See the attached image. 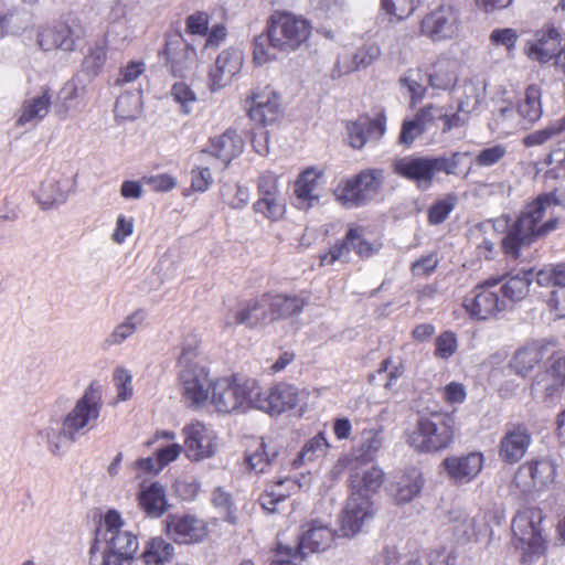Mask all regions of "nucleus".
I'll use <instances>...</instances> for the list:
<instances>
[{"label": "nucleus", "instance_id": "obj_1", "mask_svg": "<svg viewBox=\"0 0 565 565\" xmlns=\"http://www.w3.org/2000/svg\"><path fill=\"white\" fill-rule=\"evenodd\" d=\"M311 33V22L305 17L276 10L267 18L264 31L254 38L253 61L262 66L275 61L277 52H296L308 42Z\"/></svg>", "mask_w": 565, "mask_h": 565}, {"label": "nucleus", "instance_id": "obj_2", "mask_svg": "<svg viewBox=\"0 0 565 565\" xmlns=\"http://www.w3.org/2000/svg\"><path fill=\"white\" fill-rule=\"evenodd\" d=\"M385 475L376 466L352 469L349 476V497L339 515L341 536L359 533L365 520L375 513L372 497L381 489Z\"/></svg>", "mask_w": 565, "mask_h": 565}, {"label": "nucleus", "instance_id": "obj_3", "mask_svg": "<svg viewBox=\"0 0 565 565\" xmlns=\"http://www.w3.org/2000/svg\"><path fill=\"white\" fill-rule=\"evenodd\" d=\"M102 535L106 544L102 561L98 563L96 554L99 551L98 541L95 540L89 550L92 565H124L134 559L138 548V536L125 530V521L116 510H109L103 518Z\"/></svg>", "mask_w": 565, "mask_h": 565}, {"label": "nucleus", "instance_id": "obj_4", "mask_svg": "<svg viewBox=\"0 0 565 565\" xmlns=\"http://www.w3.org/2000/svg\"><path fill=\"white\" fill-rule=\"evenodd\" d=\"M456 436V419L451 413L433 411L418 414L408 435V444L418 452L431 454L447 449Z\"/></svg>", "mask_w": 565, "mask_h": 565}, {"label": "nucleus", "instance_id": "obj_5", "mask_svg": "<svg viewBox=\"0 0 565 565\" xmlns=\"http://www.w3.org/2000/svg\"><path fill=\"white\" fill-rule=\"evenodd\" d=\"M545 514L542 509L529 507L519 510L512 519V543L522 552L521 562L530 565L547 552V540L542 526Z\"/></svg>", "mask_w": 565, "mask_h": 565}, {"label": "nucleus", "instance_id": "obj_6", "mask_svg": "<svg viewBox=\"0 0 565 565\" xmlns=\"http://www.w3.org/2000/svg\"><path fill=\"white\" fill-rule=\"evenodd\" d=\"M385 173L381 168H367L342 179L333 190L335 201L347 209L365 206L377 196L384 185Z\"/></svg>", "mask_w": 565, "mask_h": 565}, {"label": "nucleus", "instance_id": "obj_7", "mask_svg": "<svg viewBox=\"0 0 565 565\" xmlns=\"http://www.w3.org/2000/svg\"><path fill=\"white\" fill-rule=\"evenodd\" d=\"M466 0H441V3L426 13L419 31L434 42L454 39L460 30V12Z\"/></svg>", "mask_w": 565, "mask_h": 565}, {"label": "nucleus", "instance_id": "obj_8", "mask_svg": "<svg viewBox=\"0 0 565 565\" xmlns=\"http://www.w3.org/2000/svg\"><path fill=\"white\" fill-rule=\"evenodd\" d=\"M244 109L255 126L275 125L284 115L281 95L271 85L254 87L245 98Z\"/></svg>", "mask_w": 565, "mask_h": 565}, {"label": "nucleus", "instance_id": "obj_9", "mask_svg": "<svg viewBox=\"0 0 565 565\" xmlns=\"http://www.w3.org/2000/svg\"><path fill=\"white\" fill-rule=\"evenodd\" d=\"M501 279L490 277L463 297L461 307L467 316L475 321H483L498 316L505 310L504 299L498 292Z\"/></svg>", "mask_w": 565, "mask_h": 565}, {"label": "nucleus", "instance_id": "obj_10", "mask_svg": "<svg viewBox=\"0 0 565 565\" xmlns=\"http://www.w3.org/2000/svg\"><path fill=\"white\" fill-rule=\"evenodd\" d=\"M100 408V386L96 382H92L84 395L76 402L75 407L64 418L63 433L73 439L78 431L92 428L99 417Z\"/></svg>", "mask_w": 565, "mask_h": 565}, {"label": "nucleus", "instance_id": "obj_11", "mask_svg": "<svg viewBox=\"0 0 565 565\" xmlns=\"http://www.w3.org/2000/svg\"><path fill=\"white\" fill-rule=\"evenodd\" d=\"M562 200L558 196V190L553 189L550 192L542 193L532 202L527 203L516 222L519 226L525 228L527 233L536 238L555 230L558 223L556 217L542 222L545 213L555 206L561 205Z\"/></svg>", "mask_w": 565, "mask_h": 565}, {"label": "nucleus", "instance_id": "obj_12", "mask_svg": "<svg viewBox=\"0 0 565 565\" xmlns=\"http://www.w3.org/2000/svg\"><path fill=\"white\" fill-rule=\"evenodd\" d=\"M262 300L269 310L270 322L298 319L310 303V296L307 291L284 292L266 291Z\"/></svg>", "mask_w": 565, "mask_h": 565}, {"label": "nucleus", "instance_id": "obj_13", "mask_svg": "<svg viewBox=\"0 0 565 565\" xmlns=\"http://www.w3.org/2000/svg\"><path fill=\"white\" fill-rule=\"evenodd\" d=\"M301 399V392L292 384L278 382L255 396L256 406L269 414H281L296 408Z\"/></svg>", "mask_w": 565, "mask_h": 565}, {"label": "nucleus", "instance_id": "obj_14", "mask_svg": "<svg viewBox=\"0 0 565 565\" xmlns=\"http://www.w3.org/2000/svg\"><path fill=\"white\" fill-rule=\"evenodd\" d=\"M556 477V466L548 458H537L527 460L520 465L515 471L513 481L523 492L543 489L554 482Z\"/></svg>", "mask_w": 565, "mask_h": 565}, {"label": "nucleus", "instance_id": "obj_15", "mask_svg": "<svg viewBox=\"0 0 565 565\" xmlns=\"http://www.w3.org/2000/svg\"><path fill=\"white\" fill-rule=\"evenodd\" d=\"M182 396L192 407H202L210 398L214 381L204 366H186L179 371Z\"/></svg>", "mask_w": 565, "mask_h": 565}, {"label": "nucleus", "instance_id": "obj_16", "mask_svg": "<svg viewBox=\"0 0 565 565\" xmlns=\"http://www.w3.org/2000/svg\"><path fill=\"white\" fill-rule=\"evenodd\" d=\"M164 525L167 535L178 544L199 543L207 535L205 522L192 514H168Z\"/></svg>", "mask_w": 565, "mask_h": 565}, {"label": "nucleus", "instance_id": "obj_17", "mask_svg": "<svg viewBox=\"0 0 565 565\" xmlns=\"http://www.w3.org/2000/svg\"><path fill=\"white\" fill-rule=\"evenodd\" d=\"M211 404L220 413L237 411L247 399V390L235 376L214 381L210 395Z\"/></svg>", "mask_w": 565, "mask_h": 565}, {"label": "nucleus", "instance_id": "obj_18", "mask_svg": "<svg viewBox=\"0 0 565 565\" xmlns=\"http://www.w3.org/2000/svg\"><path fill=\"white\" fill-rule=\"evenodd\" d=\"M531 443L532 435L525 424L509 426L498 445L500 460L507 465L518 463L525 456Z\"/></svg>", "mask_w": 565, "mask_h": 565}, {"label": "nucleus", "instance_id": "obj_19", "mask_svg": "<svg viewBox=\"0 0 565 565\" xmlns=\"http://www.w3.org/2000/svg\"><path fill=\"white\" fill-rule=\"evenodd\" d=\"M184 450L191 460H202L214 455L215 436L203 423L195 422L183 427Z\"/></svg>", "mask_w": 565, "mask_h": 565}, {"label": "nucleus", "instance_id": "obj_20", "mask_svg": "<svg viewBox=\"0 0 565 565\" xmlns=\"http://www.w3.org/2000/svg\"><path fill=\"white\" fill-rule=\"evenodd\" d=\"M392 169L396 175L417 184L430 185L436 175L434 157L405 156L395 159Z\"/></svg>", "mask_w": 565, "mask_h": 565}, {"label": "nucleus", "instance_id": "obj_21", "mask_svg": "<svg viewBox=\"0 0 565 565\" xmlns=\"http://www.w3.org/2000/svg\"><path fill=\"white\" fill-rule=\"evenodd\" d=\"M303 532L297 545V551L301 556L308 553H318L329 548L335 537L329 523L320 520H311L302 525Z\"/></svg>", "mask_w": 565, "mask_h": 565}, {"label": "nucleus", "instance_id": "obj_22", "mask_svg": "<svg viewBox=\"0 0 565 565\" xmlns=\"http://www.w3.org/2000/svg\"><path fill=\"white\" fill-rule=\"evenodd\" d=\"M484 462L481 452H469L462 456H450L444 459L443 467L455 483H468L482 470Z\"/></svg>", "mask_w": 565, "mask_h": 565}, {"label": "nucleus", "instance_id": "obj_23", "mask_svg": "<svg viewBox=\"0 0 565 565\" xmlns=\"http://www.w3.org/2000/svg\"><path fill=\"white\" fill-rule=\"evenodd\" d=\"M163 56L167 67L173 76H182L196 61V50L181 36L170 38L166 41Z\"/></svg>", "mask_w": 565, "mask_h": 565}, {"label": "nucleus", "instance_id": "obj_24", "mask_svg": "<svg viewBox=\"0 0 565 565\" xmlns=\"http://www.w3.org/2000/svg\"><path fill=\"white\" fill-rule=\"evenodd\" d=\"M136 500L139 510L150 519L161 518L169 508L166 488L158 481L140 483Z\"/></svg>", "mask_w": 565, "mask_h": 565}, {"label": "nucleus", "instance_id": "obj_25", "mask_svg": "<svg viewBox=\"0 0 565 565\" xmlns=\"http://www.w3.org/2000/svg\"><path fill=\"white\" fill-rule=\"evenodd\" d=\"M324 171L315 167L302 170L294 183V194L300 207L309 209L320 199Z\"/></svg>", "mask_w": 565, "mask_h": 565}, {"label": "nucleus", "instance_id": "obj_26", "mask_svg": "<svg viewBox=\"0 0 565 565\" xmlns=\"http://www.w3.org/2000/svg\"><path fill=\"white\" fill-rule=\"evenodd\" d=\"M536 36V41L529 44L526 54L531 60L543 64L552 61L565 42V38L553 25L539 31Z\"/></svg>", "mask_w": 565, "mask_h": 565}, {"label": "nucleus", "instance_id": "obj_27", "mask_svg": "<svg viewBox=\"0 0 565 565\" xmlns=\"http://www.w3.org/2000/svg\"><path fill=\"white\" fill-rule=\"evenodd\" d=\"M243 54L238 50L227 49L218 54L214 67L210 72L213 89H218L232 82L243 66Z\"/></svg>", "mask_w": 565, "mask_h": 565}, {"label": "nucleus", "instance_id": "obj_28", "mask_svg": "<svg viewBox=\"0 0 565 565\" xmlns=\"http://www.w3.org/2000/svg\"><path fill=\"white\" fill-rule=\"evenodd\" d=\"M534 277L536 278V274H534L532 268L511 271L502 277H494L495 279H501L498 292L501 291L502 297L500 298L504 299V306L507 307V302L515 303L523 300L530 292V286Z\"/></svg>", "mask_w": 565, "mask_h": 565}, {"label": "nucleus", "instance_id": "obj_29", "mask_svg": "<svg viewBox=\"0 0 565 565\" xmlns=\"http://www.w3.org/2000/svg\"><path fill=\"white\" fill-rule=\"evenodd\" d=\"M424 487V477L416 467L406 468L390 484L388 491L397 504L408 503L419 495Z\"/></svg>", "mask_w": 565, "mask_h": 565}, {"label": "nucleus", "instance_id": "obj_30", "mask_svg": "<svg viewBox=\"0 0 565 565\" xmlns=\"http://www.w3.org/2000/svg\"><path fill=\"white\" fill-rule=\"evenodd\" d=\"M555 347V342L550 340H536L527 343L516 351L511 361V366L518 374L524 376L532 372L547 356L551 348Z\"/></svg>", "mask_w": 565, "mask_h": 565}, {"label": "nucleus", "instance_id": "obj_31", "mask_svg": "<svg viewBox=\"0 0 565 565\" xmlns=\"http://www.w3.org/2000/svg\"><path fill=\"white\" fill-rule=\"evenodd\" d=\"M280 447L273 440L252 438L245 451L247 467L257 472H264L278 457Z\"/></svg>", "mask_w": 565, "mask_h": 565}, {"label": "nucleus", "instance_id": "obj_32", "mask_svg": "<svg viewBox=\"0 0 565 565\" xmlns=\"http://www.w3.org/2000/svg\"><path fill=\"white\" fill-rule=\"evenodd\" d=\"M268 322H270L269 310L260 296L241 302L233 313V321L227 322V326H245L254 329Z\"/></svg>", "mask_w": 565, "mask_h": 565}, {"label": "nucleus", "instance_id": "obj_33", "mask_svg": "<svg viewBox=\"0 0 565 565\" xmlns=\"http://www.w3.org/2000/svg\"><path fill=\"white\" fill-rule=\"evenodd\" d=\"M244 149V140L235 129H227L222 135L210 139L209 152L227 166Z\"/></svg>", "mask_w": 565, "mask_h": 565}, {"label": "nucleus", "instance_id": "obj_34", "mask_svg": "<svg viewBox=\"0 0 565 565\" xmlns=\"http://www.w3.org/2000/svg\"><path fill=\"white\" fill-rule=\"evenodd\" d=\"M516 113L524 127L533 126L542 118L543 104L540 85L526 86L523 98L518 102Z\"/></svg>", "mask_w": 565, "mask_h": 565}, {"label": "nucleus", "instance_id": "obj_35", "mask_svg": "<svg viewBox=\"0 0 565 565\" xmlns=\"http://www.w3.org/2000/svg\"><path fill=\"white\" fill-rule=\"evenodd\" d=\"M72 35L73 31L67 24L44 26L39 30L38 44L46 52L57 49L73 51L75 41Z\"/></svg>", "mask_w": 565, "mask_h": 565}, {"label": "nucleus", "instance_id": "obj_36", "mask_svg": "<svg viewBox=\"0 0 565 565\" xmlns=\"http://www.w3.org/2000/svg\"><path fill=\"white\" fill-rule=\"evenodd\" d=\"M547 356L550 359V366L541 380L536 377L535 385L540 386L542 382H547L551 377V383H546L544 386L545 396L550 397L565 385V353L562 350L551 348Z\"/></svg>", "mask_w": 565, "mask_h": 565}, {"label": "nucleus", "instance_id": "obj_37", "mask_svg": "<svg viewBox=\"0 0 565 565\" xmlns=\"http://www.w3.org/2000/svg\"><path fill=\"white\" fill-rule=\"evenodd\" d=\"M174 557V545L162 536L147 541L140 554L142 565H171Z\"/></svg>", "mask_w": 565, "mask_h": 565}, {"label": "nucleus", "instance_id": "obj_38", "mask_svg": "<svg viewBox=\"0 0 565 565\" xmlns=\"http://www.w3.org/2000/svg\"><path fill=\"white\" fill-rule=\"evenodd\" d=\"M296 488V481L289 477L269 482L259 495V504L265 511L274 513L277 504L289 498Z\"/></svg>", "mask_w": 565, "mask_h": 565}, {"label": "nucleus", "instance_id": "obj_39", "mask_svg": "<svg viewBox=\"0 0 565 565\" xmlns=\"http://www.w3.org/2000/svg\"><path fill=\"white\" fill-rule=\"evenodd\" d=\"M51 103L52 92L50 87H43L40 96L23 102L17 124L23 126L33 120L43 119L49 114Z\"/></svg>", "mask_w": 565, "mask_h": 565}, {"label": "nucleus", "instance_id": "obj_40", "mask_svg": "<svg viewBox=\"0 0 565 565\" xmlns=\"http://www.w3.org/2000/svg\"><path fill=\"white\" fill-rule=\"evenodd\" d=\"M428 79L430 86L436 89L454 88L458 79L455 63L449 58H438L429 68Z\"/></svg>", "mask_w": 565, "mask_h": 565}, {"label": "nucleus", "instance_id": "obj_41", "mask_svg": "<svg viewBox=\"0 0 565 565\" xmlns=\"http://www.w3.org/2000/svg\"><path fill=\"white\" fill-rule=\"evenodd\" d=\"M329 448L330 444L326 437V433L319 431L303 445L298 456L291 462L292 468L298 469L306 462L326 456Z\"/></svg>", "mask_w": 565, "mask_h": 565}, {"label": "nucleus", "instance_id": "obj_42", "mask_svg": "<svg viewBox=\"0 0 565 565\" xmlns=\"http://www.w3.org/2000/svg\"><path fill=\"white\" fill-rule=\"evenodd\" d=\"M358 238L354 227H349L344 237L334 242L330 248L319 256L320 265H333L335 262H348L351 253V242Z\"/></svg>", "mask_w": 565, "mask_h": 565}, {"label": "nucleus", "instance_id": "obj_43", "mask_svg": "<svg viewBox=\"0 0 565 565\" xmlns=\"http://www.w3.org/2000/svg\"><path fill=\"white\" fill-rule=\"evenodd\" d=\"M457 204L458 195L456 193H447L436 199L427 210V223L433 226L443 224Z\"/></svg>", "mask_w": 565, "mask_h": 565}, {"label": "nucleus", "instance_id": "obj_44", "mask_svg": "<svg viewBox=\"0 0 565 565\" xmlns=\"http://www.w3.org/2000/svg\"><path fill=\"white\" fill-rule=\"evenodd\" d=\"M536 237L527 233L525 228L519 226V223L512 225L507 235L502 239V248L507 255L513 256L514 258L519 257L520 249L523 245H529Z\"/></svg>", "mask_w": 565, "mask_h": 565}, {"label": "nucleus", "instance_id": "obj_45", "mask_svg": "<svg viewBox=\"0 0 565 565\" xmlns=\"http://www.w3.org/2000/svg\"><path fill=\"white\" fill-rule=\"evenodd\" d=\"M382 429L364 428L361 431V441L356 449V457L361 461H371L382 447Z\"/></svg>", "mask_w": 565, "mask_h": 565}, {"label": "nucleus", "instance_id": "obj_46", "mask_svg": "<svg viewBox=\"0 0 565 565\" xmlns=\"http://www.w3.org/2000/svg\"><path fill=\"white\" fill-rule=\"evenodd\" d=\"M253 211L270 222H278L286 214V203L281 196L258 198Z\"/></svg>", "mask_w": 565, "mask_h": 565}, {"label": "nucleus", "instance_id": "obj_47", "mask_svg": "<svg viewBox=\"0 0 565 565\" xmlns=\"http://www.w3.org/2000/svg\"><path fill=\"white\" fill-rule=\"evenodd\" d=\"M418 3L419 0H381V8L390 21H401L409 17Z\"/></svg>", "mask_w": 565, "mask_h": 565}, {"label": "nucleus", "instance_id": "obj_48", "mask_svg": "<svg viewBox=\"0 0 565 565\" xmlns=\"http://www.w3.org/2000/svg\"><path fill=\"white\" fill-rule=\"evenodd\" d=\"M545 163L552 166L543 175L545 181L565 177V140H561L556 143L548 153Z\"/></svg>", "mask_w": 565, "mask_h": 565}, {"label": "nucleus", "instance_id": "obj_49", "mask_svg": "<svg viewBox=\"0 0 565 565\" xmlns=\"http://www.w3.org/2000/svg\"><path fill=\"white\" fill-rule=\"evenodd\" d=\"M540 286H558L565 288V262L545 267L536 273Z\"/></svg>", "mask_w": 565, "mask_h": 565}, {"label": "nucleus", "instance_id": "obj_50", "mask_svg": "<svg viewBox=\"0 0 565 565\" xmlns=\"http://www.w3.org/2000/svg\"><path fill=\"white\" fill-rule=\"evenodd\" d=\"M107 61V47L95 45L83 60V70L86 74L97 76L104 68Z\"/></svg>", "mask_w": 565, "mask_h": 565}, {"label": "nucleus", "instance_id": "obj_51", "mask_svg": "<svg viewBox=\"0 0 565 565\" xmlns=\"http://www.w3.org/2000/svg\"><path fill=\"white\" fill-rule=\"evenodd\" d=\"M469 156V152L455 151L450 156L434 157L435 171L446 174L458 175L461 172L462 160Z\"/></svg>", "mask_w": 565, "mask_h": 565}, {"label": "nucleus", "instance_id": "obj_52", "mask_svg": "<svg viewBox=\"0 0 565 565\" xmlns=\"http://www.w3.org/2000/svg\"><path fill=\"white\" fill-rule=\"evenodd\" d=\"M381 56V49L376 43H365L356 49L352 55L353 70H362L372 65Z\"/></svg>", "mask_w": 565, "mask_h": 565}, {"label": "nucleus", "instance_id": "obj_53", "mask_svg": "<svg viewBox=\"0 0 565 565\" xmlns=\"http://www.w3.org/2000/svg\"><path fill=\"white\" fill-rule=\"evenodd\" d=\"M457 349H458V340H457V335L454 331H450V330L443 331L435 339L434 355L437 359L448 360L457 352Z\"/></svg>", "mask_w": 565, "mask_h": 565}, {"label": "nucleus", "instance_id": "obj_54", "mask_svg": "<svg viewBox=\"0 0 565 565\" xmlns=\"http://www.w3.org/2000/svg\"><path fill=\"white\" fill-rule=\"evenodd\" d=\"M171 96L173 100L180 105L181 111L185 115L192 111L193 106L198 102L196 94L183 82L175 83L172 86Z\"/></svg>", "mask_w": 565, "mask_h": 565}, {"label": "nucleus", "instance_id": "obj_55", "mask_svg": "<svg viewBox=\"0 0 565 565\" xmlns=\"http://www.w3.org/2000/svg\"><path fill=\"white\" fill-rule=\"evenodd\" d=\"M491 516V512L480 513L475 518L465 521L467 527L463 530V534L468 540H478L481 535H490L491 529L488 523V519Z\"/></svg>", "mask_w": 565, "mask_h": 565}, {"label": "nucleus", "instance_id": "obj_56", "mask_svg": "<svg viewBox=\"0 0 565 565\" xmlns=\"http://www.w3.org/2000/svg\"><path fill=\"white\" fill-rule=\"evenodd\" d=\"M258 198L281 196L279 191V175L273 171H264L257 179Z\"/></svg>", "mask_w": 565, "mask_h": 565}, {"label": "nucleus", "instance_id": "obj_57", "mask_svg": "<svg viewBox=\"0 0 565 565\" xmlns=\"http://www.w3.org/2000/svg\"><path fill=\"white\" fill-rule=\"evenodd\" d=\"M438 264V255L436 252H433L414 260L409 266V270L414 277H428L435 273Z\"/></svg>", "mask_w": 565, "mask_h": 565}, {"label": "nucleus", "instance_id": "obj_58", "mask_svg": "<svg viewBox=\"0 0 565 565\" xmlns=\"http://www.w3.org/2000/svg\"><path fill=\"white\" fill-rule=\"evenodd\" d=\"M519 40V33L512 28L494 29L490 33V42L494 46H504L508 53H513Z\"/></svg>", "mask_w": 565, "mask_h": 565}, {"label": "nucleus", "instance_id": "obj_59", "mask_svg": "<svg viewBox=\"0 0 565 565\" xmlns=\"http://www.w3.org/2000/svg\"><path fill=\"white\" fill-rule=\"evenodd\" d=\"M222 198L225 204L232 209H241L248 202V191L238 184L227 185L222 191Z\"/></svg>", "mask_w": 565, "mask_h": 565}, {"label": "nucleus", "instance_id": "obj_60", "mask_svg": "<svg viewBox=\"0 0 565 565\" xmlns=\"http://www.w3.org/2000/svg\"><path fill=\"white\" fill-rule=\"evenodd\" d=\"M210 15L204 11H196L190 14L185 20V32L190 35L207 34Z\"/></svg>", "mask_w": 565, "mask_h": 565}, {"label": "nucleus", "instance_id": "obj_61", "mask_svg": "<svg viewBox=\"0 0 565 565\" xmlns=\"http://www.w3.org/2000/svg\"><path fill=\"white\" fill-rule=\"evenodd\" d=\"M131 374L124 367H117L114 372V382L119 401H127L132 396Z\"/></svg>", "mask_w": 565, "mask_h": 565}, {"label": "nucleus", "instance_id": "obj_62", "mask_svg": "<svg viewBox=\"0 0 565 565\" xmlns=\"http://www.w3.org/2000/svg\"><path fill=\"white\" fill-rule=\"evenodd\" d=\"M494 122L497 128L504 134H511L520 126L524 127L520 119L515 120V111L512 107L501 108L494 117Z\"/></svg>", "mask_w": 565, "mask_h": 565}, {"label": "nucleus", "instance_id": "obj_63", "mask_svg": "<svg viewBox=\"0 0 565 565\" xmlns=\"http://www.w3.org/2000/svg\"><path fill=\"white\" fill-rule=\"evenodd\" d=\"M507 154V148L495 145L482 149L476 157V164L479 167H491L500 162Z\"/></svg>", "mask_w": 565, "mask_h": 565}, {"label": "nucleus", "instance_id": "obj_64", "mask_svg": "<svg viewBox=\"0 0 565 565\" xmlns=\"http://www.w3.org/2000/svg\"><path fill=\"white\" fill-rule=\"evenodd\" d=\"M367 139H380L385 134L386 117L380 113L374 118L360 119Z\"/></svg>", "mask_w": 565, "mask_h": 565}]
</instances>
